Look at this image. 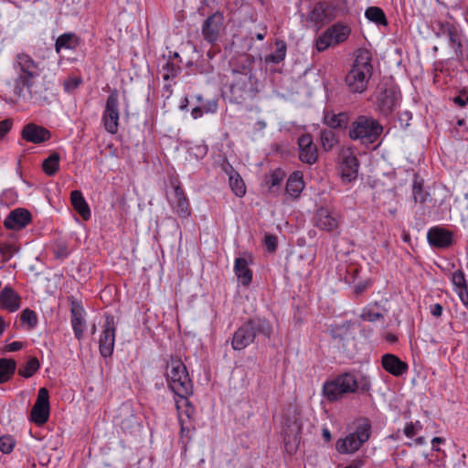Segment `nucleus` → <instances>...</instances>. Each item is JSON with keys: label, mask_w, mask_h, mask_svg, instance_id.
Wrapping results in <instances>:
<instances>
[{"label": "nucleus", "mask_w": 468, "mask_h": 468, "mask_svg": "<svg viewBox=\"0 0 468 468\" xmlns=\"http://www.w3.org/2000/svg\"><path fill=\"white\" fill-rule=\"evenodd\" d=\"M180 434L182 437H187L191 429H193V426L191 424V421L186 420L185 418H182L180 416Z\"/></svg>", "instance_id": "nucleus-50"}, {"label": "nucleus", "mask_w": 468, "mask_h": 468, "mask_svg": "<svg viewBox=\"0 0 468 468\" xmlns=\"http://www.w3.org/2000/svg\"><path fill=\"white\" fill-rule=\"evenodd\" d=\"M14 68L17 71V77L15 80V93L18 97L25 98L26 90L30 99L36 101H46L48 97L37 81L43 71L40 63L35 61L28 54L21 52L16 56Z\"/></svg>", "instance_id": "nucleus-1"}, {"label": "nucleus", "mask_w": 468, "mask_h": 468, "mask_svg": "<svg viewBox=\"0 0 468 468\" xmlns=\"http://www.w3.org/2000/svg\"><path fill=\"white\" fill-rule=\"evenodd\" d=\"M15 446V440L9 435L0 437V451L5 453H10Z\"/></svg>", "instance_id": "nucleus-46"}, {"label": "nucleus", "mask_w": 468, "mask_h": 468, "mask_svg": "<svg viewBox=\"0 0 468 468\" xmlns=\"http://www.w3.org/2000/svg\"><path fill=\"white\" fill-rule=\"evenodd\" d=\"M21 297L11 287H5L0 292V308L10 313L16 312L20 308Z\"/></svg>", "instance_id": "nucleus-27"}, {"label": "nucleus", "mask_w": 468, "mask_h": 468, "mask_svg": "<svg viewBox=\"0 0 468 468\" xmlns=\"http://www.w3.org/2000/svg\"><path fill=\"white\" fill-rule=\"evenodd\" d=\"M275 47V51L266 57V62L278 64L285 58L287 51L286 43L283 40H276Z\"/></svg>", "instance_id": "nucleus-39"}, {"label": "nucleus", "mask_w": 468, "mask_h": 468, "mask_svg": "<svg viewBox=\"0 0 468 468\" xmlns=\"http://www.w3.org/2000/svg\"><path fill=\"white\" fill-rule=\"evenodd\" d=\"M54 254L57 259H65L69 255L68 246L64 243H58L55 247Z\"/></svg>", "instance_id": "nucleus-48"}, {"label": "nucleus", "mask_w": 468, "mask_h": 468, "mask_svg": "<svg viewBox=\"0 0 468 468\" xmlns=\"http://www.w3.org/2000/svg\"><path fill=\"white\" fill-rule=\"evenodd\" d=\"M21 322L27 324L30 328H33L37 324V317L34 311L27 308L21 313Z\"/></svg>", "instance_id": "nucleus-45"}, {"label": "nucleus", "mask_w": 468, "mask_h": 468, "mask_svg": "<svg viewBox=\"0 0 468 468\" xmlns=\"http://www.w3.org/2000/svg\"><path fill=\"white\" fill-rule=\"evenodd\" d=\"M298 158L306 165H312L318 160V148L310 133H303L297 139Z\"/></svg>", "instance_id": "nucleus-15"}, {"label": "nucleus", "mask_w": 468, "mask_h": 468, "mask_svg": "<svg viewBox=\"0 0 468 468\" xmlns=\"http://www.w3.org/2000/svg\"><path fill=\"white\" fill-rule=\"evenodd\" d=\"M203 112H204V109H203V107H201V106H197V107H195V108L192 110V112H191V115H192V117H193L194 119H197V118H199V117H201V116H202Z\"/></svg>", "instance_id": "nucleus-61"}, {"label": "nucleus", "mask_w": 468, "mask_h": 468, "mask_svg": "<svg viewBox=\"0 0 468 468\" xmlns=\"http://www.w3.org/2000/svg\"><path fill=\"white\" fill-rule=\"evenodd\" d=\"M32 220L31 213L26 208H16L12 210L4 221V226L7 229L21 230L26 228Z\"/></svg>", "instance_id": "nucleus-21"}, {"label": "nucleus", "mask_w": 468, "mask_h": 468, "mask_svg": "<svg viewBox=\"0 0 468 468\" xmlns=\"http://www.w3.org/2000/svg\"><path fill=\"white\" fill-rule=\"evenodd\" d=\"M452 282L454 285V291L468 287L464 272L462 270H457L452 274Z\"/></svg>", "instance_id": "nucleus-44"}, {"label": "nucleus", "mask_w": 468, "mask_h": 468, "mask_svg": "<svg viewBox=\"0 0 468 468\" xmlns=\"http://www.w3.org/2000/svg\"><path fill=\"white\" fill-rule=\"evenodd\" d=\"M264 243L268 251L274 252L277 249V237L274 235H266L264 238Z\"/></svg>", "instance_id": "nucleus-49"}, {"label": "nucleus", "mask_w": 468, "mask_h": 468, "mask_svg": "<svg viewBox=\"0 0 468 468\" xmlns=\"http://www.w3.org/2000/svg\"><path fill=\"white\" fill-rule=\"evenodd\" d=\"M320 141L325 152L331 151L339 142L336 133L331 129H323L320 132Z\"/></svg>", "instance_id": "nucleus-35"}, {"label": "nucleus", "mask_w": 468, "mask_h": 468, "mask_svg": "<svg viewBox=\"0 0 468 468\" xmlns=\"http://www.w3.org/2000/svg\"><path fill=\"white\" fill-rule=\"evenodd\" d=\"M359 162L351 152L343 154V160L340 164L341 176L344 181L351 182L356 178Z\"/></svg>", "instance_id": "nucleus-25"}, {"label": "nucleus", "mask_w": 468, "mask_h": 468, "mask_svg": "<svg viewBox=\"0 0 468 468\" xmlns=\"http://www.w3.org/2000/svg\"><path fill=\"white\" fill-rule=\"evenodd\" d=\"M217 108L218 104L216 101L208 102L207 106L203 107L205 112H215Z\"/></svg>", "instance_id": "nucleus-62"}, {"label": "nucleus", "mask_w": 468, "mask_h": 468, "mask_svg": "<svg viewBox=\"0 0 468 468\" xmlns=\"http://www.w3.org/2000/svg\"><path fill=\"white\" fill-rule=\"evenodd\" d=\"M13 122L10 119H5L0 122V139H2L12 128Z\"/></svg>", "instance_id": "nucleus-51"}, {"label": "nucleus", "mask_w": 468, "mask_h": 468, "mask_svg": "<svg viewBox=\"0 0 468 468\" xmlns=\"http://www.w3.org/2000/svg\"><path fill=\"white\" fill-rule=\"evenodd\" d=\"M371 434V425L366 421L360 424L355 432L348 434L345 438L338 439L335 448L338 452L349 454L356 452L368 441Z\"/></svg>", "instance_id": "nucleus-9"}, {"label": "nucleus", "mask_w": 468, "mask_h": 468, "mask_svg": "<svg viewBox=\"0 0 468 468\" xmlns=\"http://www.w3.org/2000/svg\"><path fill=\"white\" fill-rule=\"evenodd\" d=\"M40 363L36 356L29 357L28 361L18 368V375L29 378L39 369Z\"/></svg>", "instance_id": "nucleus-38"}, {"label": "nucleus", "mask_w": 468, "mask_h": 468, "mask_svg": "<svg viewBox=\"0 0 468 468\" xmlns=\"http://www.w3.org/2000/svg\"><path fill=\"white\" fill-rule=\"evenodd\" d=\"M188 397L189 396L178 397V399H176V407L177 410L178 420H180V416L182 418H185L188 421L192 420L193 415L195 413V409L191 405Z\"/></svg>", "instance_id": "nucleus-33"}, {"label": "nucleus", "mask_w": 468, "mask_h": 468, "mask_svg": "<svg viewBox=\"0 0 468 468\" xmlns=\"http://www.w3.org/2000/svg\"><path fill=\"white\" fill-rule=\"evenodd\" d=\"M49 410L48 390L46 388H41L31 410L30 420L38 426L45 424L49 417Z\"/></svg>", "instance_id": "nucleus-14"}, {"label": "nucleus", "mask_w": 468, "mask_h": 468, "mask_svg": "<svg viewBox=\"0 0 468 468\" xmlns=\"http://www.w3.org/2000/svg\"><path fill=\"white\" fill-rule=\"evenodd\" d=\"M315 226L320 229L333 231L338 228V217L327 208H319L314 216Z\"/></svg>", "instance_id": "nucleus-26"}, {"label": "nucleus", "mask_w": 468, "mask_h": 468, "mask_svg": "<svg viewBox=\"0 0 468 468\" xmlns=\"http://www.w3.org/2000/svg\"><path fill=\"white\" fill-rule=\"evenodd\" d=\"M351 34V28L341 22L329 27L315 40V47L319 52L326 50L330 47H335L345 42Z\"/></svg>", "instance_id": "nucleus-10"}, {"label": "nucleus", "mask_w": 468, "mask_h": 468, "mask_svg": "<svg viewBox=\"0 0 468 468\" xmlns=\"http://www.w3.org/2000/svg\"><path fill=\"white\" fill-rule=\"evenodd\" d=\"M373 74L372 56L369 50L360 48L356 51L351 69L345 78V83L351 93H363L367 90Z\"/></svg>", "instance_id": "nucleus-3"}, {"label": "nucleus", "mask_w": 468, "mask_h": 468, "mask_svg": "<svg viewBox=\"0 0 468 468\" xmlns=\"http://www.w3.org/2000/svg\"><path fill=\"white\" fill-rule=\"evenodd\" d=\"M21 137L26 142L39 144L48 142L51 138V133L44 126L29 122L23 127Z\"/></svg>", "instance_id": "nucleus-20"}, {"label": "nucleus", "mask_w": 468, "mask_h": 468, "mask_svg": "<svg viewBox=\"0 0 468 468\" xmlns=\"http://www.w3.org/2000/svg\"><path fill=\"white\" fill-rule=\"evenodd\" d=\"M412 195L415 202L424 203L426 202L429 193L424 190L422 181L417 179L414 180L412 186Z\"/></svg>", "instance_id": "nucleus-43"}, {"label": "nucleus", "mask_w": 468, "mask_h": 468, "mask_svg": "<svg viewBox=\"0 0 468 468\" xmlns=\"http://www.w3.org/2000/svg\"><path fill=\"white\" fill-rule=\"evenodd\" d=\"M383 133V126L375 118L367 115H358L348 127V136L353 141L362 144L376 143Z\"/></svg>", "instance_id": "nucleus-6"}, {"label": "nucleus", "mask_w": 468, "mask_h": 468, "mask_svg": "<svg viewBox=\"0 0 468 468\" xmlns=\"http://www.w3.org/2000/svg\"><path fill=\"white\" fill-rule=\"evenodd\" d=\"M429 244L435 249H449L454 243V233L443 227H431L427 232Z\"/></svg>", "instance_id": "nucleus-16"}, {"label": "nucleus", "mask_w": 468, "mask_h": 468, "mask_svg": "<svg viewBox=\"0 0 468 468\" xmlns=\"http://www.w3.org/2000/svg\"><path fill=\"white\" fill-rule=\"evenodd\" d=\"M455 292L458 294L461 302L463 303V304L465 306V308L468 311V287L455 291Z\"/></svg>", "instance_id": "nucleus-53"}, {"label": "nucleus", "mask_w": 468, "mask_h": 468, "mask_svg": "<svg viewBox=\"0 0 468 468\" xmlns=\"http://www.w3.org/2000/svg\"><path fill=\"white\" fill-rule=\"evenodd\" d=\"M115 332L116 327L114 317L111 314H106L102 333L99 340L100 354L103 357H110L113 353L115 345Z\"/></svg>", "instance_id": "nucleus-13"}, {"label": "nucleus", "mask_w": 468, "mask_h": 468, "mask_svg": "<svg viewBox=\"0 0 468 468\" xmlns=\"http://www.w3.org/2000/svg\"><path fill=\"white\" fill-rule=\"evenodd\" d=\"M70 201L74 210H76L84 220H88L90 218V209L80 190H73L70 193Z\"/></svg>", "instance_id": "nucleus-31"}, {"label": "nucleus", "mask_w": 468, "mask_h": 468, "mask_svg": "<svg viewBox=\"0 0 468 468\" xmlns=\"http://www.w3.org/2000/svg\"><path fill=\"white\" fill-rule=\"evenodd\" d=\"M165 379L168 388L177 397L191 396L193 382L183 361L176 356H170L166 361Z\"/></svg>", "instance_id": "nucleus-4"}, {"label": "nucleus", "mask_w": 468, "mask_h": 468, "mask_svg": "<svg viewBox=\"0 0 468 468\" xmlns=\"http://www.w3.org/2000/svg\"><path fill=\"white\" fill-rule=\"evenodd\" d=\"M361 318L368 322H376L378 320H383L384 316L378 312H375L371 309H364L361 314Z\"/></svg>", "instance_id": "nucleus-47"}, {"label": "nucleus", "mask_w": 468, "mask_h": 468, "mask_svg": "<svg viewBox=\"0 0 468 468\" xmlns=\"http://www.w3.org/2000/svg\"><path fill=\"white\" fill-rule=\"evenodd\" d=\"M411 119V113L408 111L401 112L399 116V121L400 122L401 126L408 127L409 121Z\"/></svg>", "instance_id": "nucleus-56"}, {"label": "nucleus", "mask_w": 468, "mask_h": 468, "mask_svg": "<svg viewBox=\"0 0 468 468\" xmlns=\"http://www.w3.org/2000/svg\"><path fill=\"white\" fill-rule=\"evenodd\" d=\"M439 36H445L449 39L451 48L454 50L455 57L458 59H463V37L460 27L451 22H444L439 24L438 29Z\"/></svg>", "instance_id": "nucleus-12"}, {"label": "nucleus", "mask_w": 468, "mask_h": 468, "mask_svg": "<svg viewBox=\"0 0 468 468\" xmlns=\"http://www.w3.org/2000/svg\"><path fill=\"white\" fill-rule=\"evenodd\" d=\"M79 45L80 38L74 33H64L57 38L55 50L59 54L62 48L73 50Z\"/></svg>", "instance_id": "nucleus-32"}, {"label": "nucleus", "mask_w": 468, "mask_h": 468, "mask_svg": "<svg viewBox=\"0 0 468 468\" xmlns=\"http://www.w3.org/2000/svg\"><path fill=\"white\" fill-rule=\"evenodd\" d=\"M365 16L378 26H388V19L384 11L378 6H369L365 11Z\"/></svg>", "instance_id": "nucleus-36"}, {"label": "nucleus", "mask_w": 468, "mask_h": 468, "mask_svg": "<svg viewBox=\"0 0 468 468\" xmlns=\"http://www.w3.org/2000/svg\"><path fill=\"white\" fill-rule=\"evenodd\" d=\"M304 188V182L303 176L300 172L292 173L286 183L285 194L292 199H296L300 197Z\"/></svg>", "instance_id": "nucleus-29"}, {"label": "nucleus", "mask_w": 468, "mask_h": 468, "mask_svg": "<svg viewBox=\"0 0 468 468\" xmlns=\"http://www.w3.org/2000/svg\"><path fill=\"white\" fill-rule=\"evenodd\" d=\"M181 71V67L175 62L170 61V59L166 60L160 69V73L165 80H173Z\"/></svg>", "instance_id": "nucleus-41"}, {"label": "nucleus", "mask_w": 468, "mask_h": 468, "mask_svg": "<svg viewBox=\"0 0 468 468\" xmlns=\"http://www.w3.org/2000/svg\"><path fill=\"white\" fill-rule=\"evenodd\" d=\"M170 184L174 188L173 195L169 197V203L173 211L181 218L188 217L190 215V208L184 190L176 179L172 180Z\"/></svg>", "instance_id": "nucleus-19"}, {"label": "nucleus", "mask_w": 468, "mask_h": 468, "mask_svg": "<svg viewBox=\"0 0 468 468\" xmlns=\"http://www.w3.org/2000/svg\"><path fill=\"white\" fill-rule=\"evenodd\" d=\"M322 435H323V437H324L325 441H331L332 436H331V432H330V431L328 429H326V428L323 429Z\"/></svg>", "instance_id": "nucleus-64"}, {"label": "nucleus", "mask_w": 468, "mask_h": 468, "mask_svg": "<svg viewBox=\"0 0 468 468\" xmlns=\"http://www.w3.org/2000/svg\"><path fill=\"white\" fill-rule=\"evenodd\" d=\"M285 177V173L282 169H275L266 175L264 183L268 186L269 191H274L275 187H279Z\"/></svg>", "instance_id": "nucleus-37"}, {"label": "nucleus", "mask_w": 468, "mask_h": 468, "mask_svg": "<svg viewBox=\"0 0 468 468\" xmlns=\"http://www.w3.org/2000/svg\"><path fill=\"white\" fill-rule=\"evenodd\" d=\"M346 9L342 5L334 2L321 1L316 3L307 16V20L314 23L317 29L344 16Z\"/></svg>", "instance_id": "nucleus-8"}, {"label": "nucleus", "mask_w": 468, "mask_h": 468, "mask_svg": "<svg viewBox=\"0 0 468 468\" xmlns=\"http://www.w3.org/2000/svg\"><path fill=\"white\" fill-rule=\"evenodd\" d=\"M272 333V325L267 319L250 318L234 331L230 345L233 350L241 351L254 344L256 339L261 336L271 339Z\"/></svg>", "instance_id": "nucleus-2"}, {"label": "nucleus", "mask_w": 468, "mask_h": 468, "mask_svg": "<svg viewBox=\"0 0 468 468\" xmlns=\"http://www.w3.org/2000/svg\"><path fill=\"white\" fill-rule=\"evenodd\" d=\"M358 389V380L351 373H344L323 385V396L328 401H336L345 394L355 393Z\"/></svg>", "instance_id": "nucleus-7"}, {"label": "nucleus", "mask_w": 468, "mask_h": 468, "mask_svg": "<svg viewBox=\"0 0 468 468\" xmlns=\"http://www.w3.org/2000/svg\"><path fill=\"white\" fill-rule=\"evenodd\" d=\"M22 347H23L22 342L15 341V342H12V343L6 345L5 346V351L16 352V351L20 350Z\"/></svg>", "instance_id": "nucleus-58"}, {"label": "nucleus", "mask_w": 468, "mask_h": 468, "mask_svg": "<svg viewBox=\"0 0 468 468\" xmlns=\"http://www.w3.org/2000/svg\"><path fill=\"white\" fill-rule=\"evenodd\" d=\"M381 366L387 372L395 377L402 376L409 369L408 364L393 354L383 355Z\"/></svg>", "instance_id": "nucleus-24"}, {"label": "nucleus", "mask_w": 468, "mask_h": 468, "mask_svg": "<svg viewBox=\"0 0 468 468\" xmlns=\"http://www.w3.org/2000/svg\"><path fill=\"white\" fill-rule=\"evenodd\" d=\"M71 325L75 335V337L78 340H81L83 337V332L85 328V320L83 318L84 309L83 307L77 302L71 303Z\"/></svg>", "instance_id": "nucleus-28"}, {"label": "nucleus", "mask_w": 468, "mask_h": 468, "mask_svg": "<svg viewBox=\"0 0 468 468\" xmlns=\"http://www.w3.org/2000/svg\"><path fill=\"white\" fill-rule=\"evenodd\" d=\"M351 121L349 113L341 112L335 113L334 112L325 111L323 116V123L331 130H346L349 127Z\"/></svg>", "instance_id": "nucleus-23"}, {"label": "nucleus", "mask_w": 468, "mask_h": 468, "mask_svg": "<svg viewBox=\"0 0 468 468\" xmlns=\"http://www.w3.org/2000/svg\"><path fill=\"white\" fill-rule=\"evenodd\" d=\"M400 99V92L397 89L384 88L378 95V109L381 114L388 116L399 106Z\"/></svg>", "instance_id": "nucleus-17"}, {"label": "nucleus", "mask_w": 468, "mask_h": 468, "mask_svg": "<svg viewBox=\"0 0 468 468\" xmlns=\"http://www.w3.org/2000/svg\"><path fill=\"white\" fill-rule=\"evenodd\" d=\"M16 363L12 358L0 359V384L7 382L15 374Z\"/></svg>", "instance_id": "nucleus-34"}, {"label": "nucleus", "mask_w": 468, "mask_h": 468, "mask_svg": "<svg viewBox=\"0 0 468 468\" xmlns=\"http://www.w3.org/2000/svg\"><path fill=\"white\" fill-rule=\"evenodd\" d=\"M370 285H371V282L369 280L364 281L363 282H360V283H358V284H356L355 286L354 292L356 295H359L360 293H362Z\"/></svg>", "instance_id": "nucleus-57"}, {"label": "nucleus", "mask_w": 468, "mask_h": 468, "mask_svg": "<svg viewBox=\"0 0 468 468\" xmlns=\"http://www.w3.org/2000/svg\"><path fill=\"white\" fill-rule=\"evenodd\" d=\"M115 420L124 432H132L138 425L133 406L128 402L120 406Z\"/></svg>", "instance_id": "nucleus-22"}, {"label": "nucleus", "mask_w": 468, "mask_h": 468, "mask_svg": "<svg viewBox=\"0 0 468 468\" xmlns=\"http://www.w3.org/2000/svg\"><path fill=\"white\" fill-rule=\"evenodd\" d=\"M371 388V383L367 377H362L360 380H358V388H360L363 392L369 391Z\"/></svg>", "instance_id": "nucleus-55"}, {"label": "nucleus", "mask_w": 468, "mask_h": 468, "mask_svg": "<svg viewBox=\"0 0 468 468\" xmlns=\"http://www.w3.org/2000/svg\"><path fill=\"white\" fill-rule=\"evenodd\" d=\"M431 314L434 317H440L442 314V306L441 303H434L431 306Z\"/></svg>", "instance_id": "nucleus-59"}, {"label": "nucleus", "mask_w": 468, "mask_h": 468, "mask_svg": "<svg viewBox=\"0 0 468 468\" xmlns=\"http://www.w3.org/2000/svg\"><path fill=\"white\" fill-rule=\"evenodd\" d=\"M232 82L230 84V94L232 100L237 103H241L247 98L255 94V89L252 82L251 62L247 57L241 58L240 67L233 68Z\"/></svg>", "instance_id": "nucleus-5"}, {"label": "nucleus", "mask_w": 468, "mask_h": 468, "mask_svg": "<svg viewBox=\"0 0 468 468\" xmlns=\"http://www.w3.org/2000/svg\"><path fill=\"white\" fill-rule=\"evenodd\" d=\"M81 82L80 79L73 78L66 80L64 82V88L66 90H71L76 89Z\"/></svg>", "instance_id": "nucleus-52"}, {"label": "nucleus", "mask_w": 468, "mask_h": 468, "mask_svg": "<svg viewBox=\"0 0 468 468\" xmlns=\"http://www.w3.org/2000/svg\"><path fill=\"white\" fill-rule=\"evenodd\" d=\"M403 432L408 438H412L417 434L418 431H416V428L414 427L413 422L410 421L406 424V426L403 430Z\"/></svg>", "instance_id": "nucleus-54"}, {"label": "nucleus", "mask_w": 468, "mask_h": 468, "mask_svg": "<svg viewBox=\"0 0 468 468\" xmlns=\"http://www.w3.org/2000/svg\"><path fill=\"white\" fill-rule=\"evenodd\" d=\"M454 102L461 107L465 106L466 104H468V95L461 94V95L455 97Z\"/></svg>", "instance_id": "nucleus-60"}, {"label": "nucleus", "mask_w": 468, "mask_h": 468, "mask_svg": "<svg viewBox=\"0 0 468 468\" xmlns=\"http://www.w3.org/2000/svg\"><path fill=\"white\" fill-rule=\"evenodd\" d=\"M234 272L243 286H249L252 281V271L249 268L246 259L237 258L234 263Z\"/></svg>", "instance_id": "nucleus-30"}, {"label": "nucleus", "mask_w": 468, "mask_h": 468, "mask_svg": "<svg viewBox=\"0 0 468 468\" xmlns=\"http://www.w3.org/2000/svg\"><path fill=\"white\" fill-rule=\"evenodd\" d=\"M102 122L105 130L115 134L119 126V93L116 89L112 90L107 98L105 109L102 114Z\"/></svg>", "instance_id": "nucleus-11"}, {"label": "nucleus", "mask_w": 468, "mask_h": 468, "mask_svg": "<svg viewBox=\"0 0 468 468\" xmlns=\"http://www.w3.org/2000/svg\"><path fill=\"white\" fill-rule=\"evenodd\" d=\"M444 439L443 438H441V437H434L432 440H431V444H432V448L433 450L435 451H440L439 448H436L435 444H439V443H442L444 442Z\"/></svg>", "instance_id": "nucleus-63"}, {"label": "nucleus", "mask_w": 468, "mask_h": 468, "mask_svg": "<svg viewBox=\"0 0 468 468\" xmlns=\"http://www.w3.org/2000/svg\"><path fill=\"white\" fill-rule=\"evenodd\" d=\"M229 181L231 190L237 197H243L245 195V184L239 174L229 176Z\"/></svg>", "instance_id": "nucleus-42"}, {"label": "nucleus", "mask_w": 468, "mask_h": 468, "mask_svg": "<svg viewBox=\"0 0 468 468\" xmlns=\"http://www.w3.org/2000/svg\"><path fill=\"white\" fill-rule=\"evenodd\" d=\"M224 22V16L221 13L216 12L209 16L203 23L202 36L205 41L209 44H215L220 37Z\"/></svg>", "instance_id": "nucleus-18"}, {"label": "nucleus", "mask_w": 468, "mask_h": 468, "mask_svg": "<svg viewBox=\"0 0 468 468\" xmlns=\"http://www.w3.org/2000/svg\"><path fill=\"white\" fill-rule=\"evenodd\" d=\"M60 156L58 153L51 154L43 161L42 167L48 176H54L59 169Z\"/></svg>", "instance_id": "nucleus-40"}]
</instances>
